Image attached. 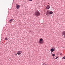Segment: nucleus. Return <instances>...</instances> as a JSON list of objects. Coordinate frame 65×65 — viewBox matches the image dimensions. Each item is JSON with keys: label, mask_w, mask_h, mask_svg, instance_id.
Returning <instances> with one entry per match:
<instances>
[{"label": "nucleus", "mask_w": 65, "mask_h": 65, "mask_svg": "<svg viewBox=\"0 0 65 65\" xmlns=\"http://www.w3.org/2000/svg\"><path fill=\"white\" fill-rule=\"evenodd\" d=\"M34 14L35 16L36 17H38L40 15V13L38 11V10H37L35 12Z\"/></svg>", "instance_id": "1"}, {"label": "nucleus", "mask_w": 65, "mask_h": 65, "mask_svg": "<svg viewBox=\"0 0 65 65\" xmlns=\"http://www.w3.org/2000/svg\"><path fill=\"white\" fill-rule=\"evenodd\" d=\"M43 40V39L42 38H41L40 39V40L39 41V43H40V44H42L43 43V41H42Z\"/></svg>", "instance_id": "2"}, {"label": "nucleus", "mask_w": 65, "mask_h": 65, "mask_svg": "<svg viewBox=\"0 0 65 65\" xmlns=\"http://www.w3.org/2000/svg\"><path fill=\"white\" fill-rule=\"evenodd\" d=\"M22 52V51H19L17 52V54L18 55H21Z\"/></svg>", "instance_id": "3"}, {"label": "nucleus", "mask_w": 65, "mask_h": 65, "mask_svg": "<svg viewBox=\"0 0 65 65\" xmlns=\"http://www.w3.org/2000/svg\"><path fill=\"white\" fill-rule=\"evenodd\" d=\"M16 8L17 9H19V8L20 7V5H18V4L16 5Z\"/></svg>", "instance_id": "4"}, {"label": "nucleus", "mask_w": 65, "mask_h": 65, "mask_svg": "<svg viewBox=\"0 0 65 65\" xmlns=\"http://www.w3.org/2000/svg\"><path fill=\"white\" fill-rule=\"evenodd\" d=\"M50 8V6L49 5H47L46 7V9H48L49 8Z\"/></svg>", "instance_id": "5"}, {"label": "nucleus", "mask_w": 65, "mask_h": 65, "mask_svg": "<svg viewBox=\"0 0 65 65\" xmlns=\"http://www.w3.org/2000/svg\"><path fill=\"white\" fill-rule=\"evenodd\" d=\"M54 49L53 48H52L51 49L50 51L52 52H53L54 51Z\"/></svg>", "instance_id": "6"}, {"label": "nucleus", "mask_w": 65, "mask_h": 65, "mask_svg": "<svg viewBox=\"0 0 65 65\" xmlns=\"http://www.w3.org/2000/svg\"><path fill=\"white\" fill-rule=\"evenodd\" d=\"M62 35H65V31H63L62 32Z\"/></svg>", "instance_id": "7"}, {"label": "nucleus", "mask_w": 65, "mask_h": 65, "mask_svg": "<svg viewBox=\"0 0 65 65\" xmlns=\"http://www.w3.org/2000/svg\"><path fill=\"white\" fill-rule=\"evenodd\" d=\"M13 21V19H10L9 21V22L10 23H11L12 22V21Z\"/></svg>", "instance_id": "8"}, {"label": "nucleus", "mask_w": 65, "mask_h": 65, "mask_svg": "<svg viewBox=\"0 0 65 65\" xmlns=\"http://www.w3.org/2000/svg\"><path fill=\"white\" fill-rule=\"evenodd\" d=\"M50 11H49V10H47V11L46 12V13H47V14H50V13H50Z\"/></svg>", "instance_id": "9"}, {"label": "nucleus", "mask_w": 65, "mask_h": 65, "mask_svg": "<svg viewBox=\"0 0 65 65\" xmlns=\"http://www.w3.org/2000/svg\"><path fill=\"white\" fill-rule=\"evenodd\" d=\"M53 12H52V11H50L49 12V14H53Z\"/></svg>", "instance_id": "10"}, {"label": "nucleus", "mask_w": 65, "mask_h": 65, "mask_svg": "<svg viewBox=\"0 0 65 65\" xmlns=\"http://www.w3.org/2000/svg\"><path fill=\"white\" fill-rule=\"evenodd\" d=\"M52 56L53 57H55V54H53L52 55Z\"/></svg>", "instance_id": "11"}, {"label": "nucleus", "mask_w": 65, "mask_h": 65, "mask_svg": "<svg viewBox=\"0 0 65 65\" xmlns=\"http://www.w3.org/2000/svg\"><path fill=\"white\" fill-rule=\"evenodd\" d=\"M62 59H65V56L64 57H63L62 58Z\"/></svg>", "instance_id": "12"}, {"label": "nucleus", "mask_w": 65, "mask_h": 65, "mask_svg": "<svg viewBox=\"0 0 65 65\" xmlns=\"http://www.w3.org/2000/svg\"><path fill=\"white\" fill-rule=\"evenodd\" d=\"M5 40H8V39H7V38H6L5 39Z\"/></svg>", "instance_id": "13"}, {"label": "nucleus", "mask_w": 65, "mask_h": 65, "mask_svg": "<svg viewBox=\"0 0 65 65\" xmlns=\"http://www.w3.org/2000/svg\"><path fill=\"white\" fill-rule=\"evenodd\" d=\"M42 65H45V63H43V64Z\"/></svg>", "instance_id": "14"}, {"label": "nucleus", "mask_w": 65, "mask_h": 65, "mask_svg": "<svg viewBox=\"0 0 65 65\" xmlns=\"http://www.w3.org/2000/svg\"><path fill=\"white\" fill-rule=\"evenodd\" d=\"M15 55V56H17V54L15 53L14 54Z\"/></svg>", "instance_id": "15"}, {"label": "nucleus", "mask_w": 65, "mask_h": 65, "mask_svg": "<svg viewBox=\"0 0 65 65\" xmlns=\"http://www.w3.org/2000/svg\"><path fill=\"white\" fill-rule=\"evenodd\" d=\"M58 57H56V58H55V59H58Z\"/></svg>", "instance_id": "16"}, {"label": "nucleus", "mask_w": 65, "mask_h": 65, "mask_svg": "<svg viewBox=\"0 0 65 65\" xmlns=\"http://www.w3.org/2000/svg\"><path fill=\"white\" fill-rule=\"evenodd\" d=\"M29 1H32V0H29Z\"/></svg>", "instance_id": "17"}, {"label": "nucleus", "mask_w": 65, "mask_h": 65, "mask_svg": "<svg viewBox=\"0 0 65 65\" xmlns=\"http://www.w3.org/2000/svg\"><path fill=\"white\" fill-rule=\"evenodd\" d=\"M45 65H48V64L47 63L46 64H45Z\"/></svg>", "instance_id": "18"}, {"label": "nucleus", "mask_w": 65, "mask_h": 65, "mask_svg": "<svg viewBox=\"0 0 65 65\" xmlns=\"http://www.w3.org/2000/svg\"><path fill=\"white\" fill-rule=\"evenodd\" d=\"M64 38L65 39V35H64Z\"/></svg>", "instance_id": "19"}, {"label": "nucleus", "mask_w": 65, "mask_h": 65, "mask_svg": "<svg viewBox=\"0 0 65 65\" xmlns=\"http://www.w3.org/2000/svg\"><path fill=\"white\" fill-rule=\"evenodd\" d=\"M54 50H55V48H54Z\"/></svg>", "instance_id": "20"}, {"label": "nucleus", "mask_w": 65, "mask_h": 65, "mask_svg": "<svg viewBox=\"0 0 65 65\" xmlns=\"http://www.w3.org/2000/svg\"><path fill=\"white\" fill-rule=\"evenodd\" d=\"M51 53L52 54V52H51Z\"/></svg>", "instance_id": "21"}, {"label": "nucleus", "mask_w": 65, "mask_h": 65, "mask_svg": "<svg viewBox=\"0 0 65 65\" xmlns=\"http://www.w3.org/2000/svg\"><path fill=\"white\" fill-rule=\"evenodd\" d=\"M48 4H49V3H48Z\"/></svg>", "instance_id": "22"}]
</instances>
